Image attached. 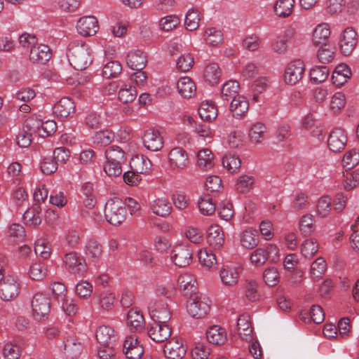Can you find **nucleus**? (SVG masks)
<instances>
[{
	"instance_id": "obj_37",
	"label": "nucleus",
	"mask_w": 359,
	"mask_h": 359,
	"mask_svg": "<svg viewBox=\"0 0 359 359\" xmlns=\"http://www.w3.org/2000/svg\"><path fill=\"white\" fill-rule=\"evenodd\" d=\"M200 212L203 215H212L216 210V205L212 198L207 194L201 196L198 201Z\"/></svg>"
},
{
	"instance_id": "obj_58",
	"label": "nucleus",
	"mask_w": 359,
	"mask_h": 359,
	"mask_svg": "<svg viewBox=\"0 0 359 359\" xmlns=\"http://www.w3.org/2000/svg\"><path fill=\"white\" fill-rule=\"evenodd\" d=\"M255 183V179L250 175H242L241 176L236 182V189L240 193L248 192L253 187Z\"/></svg>"
},
{
	"instance_id": "obj_8",
	"label": "nucleus",
	"mask_w": 359,
	"mask_h": 359,
	"mask_svg": "<svg viewBox=\"0 0 359 359\" xmlns=\"http://www.w3.org/2000/svg\"><path fill=\"white\" fill-rule=\"evenodd\" d=\"M63 262L65 268L74 275H83L87 270V265L83 257L76 252H70L65 255Z\"/></svg>"
},
{
	"instance_id": "obj_7",
	"label": "nucleus",
	"mask_w": 359,
	"mask_h": 359,
	"mask_svg": "<svg viewBox=\"0 0 359 359\" xmlns=\"http://www.w3.org/2000/svg\"><path fill=\"white\" fill-rule=\"evenodd\" d=\"M192 250L185 244H179L173 247L170 252V259L175 265L186 267L192 260Z\"/></svg>"
},
{
	"instance_id": "obj_36",
	"label": "nucleus",
	"mask_w": 359,
	"mask_h": 359,
	"mask_svg": "<svg viewBox=\"0 0 359 359\" xmlns=\"http://www.w3.org/2000/svg\"><path fill=\"white\" fill-rule=\"evenodd\" d=\"M221 75L222 72L220 68L216 63L208 65L203 73L205 80L212 86L219 82Z\"/></svg>"
},
{
	"instance_id": "obj_33",
	"label": "nucleus",
	"mask_w": 359,
	"mask_h": 359,
	"mask_svg": "<svg viewBox=\"0 0 359 359\" xmlns=\"http://www.w3.org/2000/svg\"><path fill=\"white\" fill-rule=\"evenodd\" d=\"M237 332L243 340L248 341L252 339V328L248 316H241L238 318Z\"/></svg>"
},
{
	"instance_id": "obj_22",
	"label": "nucleus",
	"mask_w": 359,
	"mask_h": 359,
	"mask_svg": "<svg viewBox=\"0 0 359 359\" xmlns=\"http://www.w3.org/2000/svg\"><path fill=\"white\" fill-rule=\"evenodd\" d=\"M239 90V83L235 80H229L222 85L220 97L223 101L228 102L240 96Z\"/></svg>"
},
{
	"instance_id": "obj_9",
	"label": "nucleus",
	"mask_w": 359,
	"mask_h": 359,
	"mask_svg": "<svg viewBox=\"0 0 359 359\" xmlns=\"http://www.w3.org/2000/svg\"><path fill=\"white\" fill-rule=\"evenodd\" d=\"M163 353L166 359H182L187 353V346L182 339L173 337L165 344Z\"/></svg>"
},
{
	"instance_id": "obj_47",
	"label": "nucleus",
	"mask_w": 359,
	"mask_h": 359,
	"mask_svg": "<svg viewBox=\"0 0 359 359\" xmlns=\"http://www.w3.org/2000/svg\"><path fill=\"white\" fill-rule=\"evenodd\" d=\"M198 260L202 266L208 269H212L217 264L215 255L206 248L198 252Z\"/></svg>"
},
{
	"instance_id": "obj_18",
	"label": "nucleus",
	"mask_w": 359,
	"mask_h": 359,
	"mask_svg": "<svg viewBox=\"0 0 359 359\" xmlns=\"http://www.w3.org/2000/svg\"><path fill=\"white\" fill-rule=\"evenodd\" d=\"M220 280L223 285L229 287L235 286L240 277V270L231 266H223L219 271Z\"/></svg>"
},
{
	"instance_id": "obj_41",
	"label": "nucleus",
	"mask_w": 359,
	"mask_h": 359,
	"mask_svg": "<svg viewBox=\"0 0 359 359\" xmlns=\"http://www.w3.org/2000/svg\"><path fill=\"white\" fill-rule=\"evenodd\" d=\"M201 20L200 13L198 10L191 8L188 10L184 20V25L187 30L194 31L199 26Z\"/></svg>"
},
{
	"instance_id": "obj_2",
	"label": "nucleus",
	"mask_w": 359,
	"mask_h": 359,
	"mask_svg": "<svg viewBox=\"0 0 359 359\" xmlns=\"http://www.w3.org/2000/svg\"><path fill=\"white\" fill-rule=\"evenodd\" d=\"M136 334L149 336L154 341L162 343L171 336V328L168 324L154 322L146 330L143 314L136 310Z\"/></svg>"
},
{
	"instance_id": "obj_24",
	"label": "nucleus",
	"mask_w": 359,
	"mask_h": 359,
	"mask_svg": "<svg viewBox=\"0 0 359 359\" xmlns=\"http://www.w3.org/2000/svg\"><path fill=\"white\" fill-rule=\"evenodd\" d=\"M64 347L65 353L72 358H76L79 356L82 352V345L74 337H67L64 338L60 347Z\"/></svg>"
},
{
	"instance_id": "obj_16",
	"label": "nucleus",
	"mask_w": 359,
	"mask_h": 359,
	"mask_svg": "<svg viewBox=\"0 0 359 359\" xmlns=\"http://www.w3.org/2000/svg\"><path fill=\"white\" fill-rule=\"evenodd\" d=\"M52 53L48 46L38 44L30 50L29 59L34 63L45 64L51 58Z\"/></svg>"
},
{
	"instance_id": "obj_14",
	"label": "nucleus",
	"mask_w": 359,
	"mask_h": 359,
	"mask_svg": "<svg viewBox=\"0 0 359 359\" xmlns=\"http://www.w3.org/2000/svg\"><path fill=\"white\" fill-rule=\"evenodd\" d=\"M76 29L81 36H93L98 31V21L94 16H83L78 20Z\"/></svg>"
},
{
	"instance_id": "obj_3",
	"label": "nucleus",
	"mask_w": 359,
	"mask_h": 359,
	"mask_svg": "<svg viewBox=\"0 0 359 359\" xmlns=\"http://www.w3.org/2000/svg\"><path fill=\"white\" fill-rule=\"evenodd\" d=\"M210 299L204 294H194L187 302V310L193 318H202L210 311Z\"/></svg>"
},
{
	"instance_id": "obj_28",
	"label": "nucleus",
	"mask_w": 359,
	"mask_h": 359,
	"mask_svg": "<svg viewBox=\"0 0 359 359\" xmlns=\"http://www.w3.org/2000/svg\"><path fill=\"white\" fill-rule=\"evenodd\" d=\"M266 133V127L260 122H257L251 126L249 129L248 137L252 144H260L264 139Z\"/></svg>"
},
{
	"instance_id": "obj_31",
	"label": "nucleus",
	"mask_w": 359,
	"mask_h": 359,
	"mask_svg": "<svg viewBox=\"0 0 359 359\" xmlns=\"http://www.w3.org/2000/svg\"><path fill=\"white\" fill-rule=\"evenodd\" d=\"M170 317L171 313L167 303L156 304L152 311L151 318L154 322L167 324Z\"/></svg>"
},
{
	"instance_id": "obj_40",
	"label": "nucleus",
	"mask_w": 359,
	"mask_h": 359,
	"mask_svg": "<svg viewBox=\"0 0 359 359\" xmlns=\"http://www.w3.org/2000/svg\"><path fill=\"white\" fill-rule=\"evenodd\" d=\"M151 170V162L143 155L136 154V183L141 180L137 174H148Z\"/></svg>"
},
{
	"instance_id": "obj_53",
	"label": "nucleus",
	"mask_w": 359,
	"mask_h": 359,
	"mask_svg": "<svg viewBox=\"0 0 359 359\" xmlns=\"http://www.w3.org/2000/svg\"><path fill=\"white\" fill-rule=\"evenodd\" d=\"M346 105V97L344 93H334L330 100V109L334 114L340 112Z\"/></svg>"
},
{
	"instance_id": "obj_35",
	"label": "nucleus",
	"mask_w": 359,
	"mask_h": 359,
	"mask_svg": "<svg viewBox=\"0 0 359 359\" xmlns=\"http://www.w3.org/2000/svg\"><path fill=\"white\" fill-rule=\"evenodd\" d=\"M151 210L154 214L165 217L171 212L172 206L167 198L162 197L154 201Z\"/></svg>"
},
{
	"instance_id": "obj_49",
	"label": "nucleus",
	"mask_w": 359,
	"mask_h": 359,
	"mask_svg": "<svg viewBox=\"0 0 359 359\" xmlns=\"http://www.w3.org/2000/svg\"><path fill=\"white\" fill-rule=\"evenodd\" d=\"M47 269L43 262H35L29 267V277L34 280H41L46 276Z\"/></svg>"
},
{
	"instance_id": "obj_38",
	"label": "nucleus",
	"mask_w": 359,
	"mask_h": 359,
	"mask_svg": "<svg viewBox=\"0 0 359 359\" xmlns=\"http://www.w3.org/2000/svg\"><path fill=\"white\" fill-rule=\"evenodd\" d=\"M102 246L95 240H89L85 248V254L93 261L99 259L102 255Z\"/></svg>"
},
{
	"instance_id": "obj_30",
	"label": "nucleus",
	"mask_w": 359,
	"mask_h": 359,
	"mask_svg": "<svg viewBox=\"0 0 359 359\" xmlns=\"http://www.w3.org/2000/svg\"><path fill=\"white\" fill-rule=\"evenodd\" d=\"M330 35V26L327 23L317 25L313 33V42L315 45L325 44Z\"/></svg>"
},
{
	"instance_id": "obj_11",
	"label": "nucleus",
	"mask_w": 359,
	"mask_h": 359,
	"mask_svg": "<svg viewBox=\"0 0 359 359\" xmlns=\"http://www.w3.org/2000/svg\"><path fill=\"white\" fill-rule=\"evenodd\" d=\"M305 69L303 61L295 60L290 62L285 68L284 79L287 84L294 85L299 81L304 74Z\"/></svg>"
},
{
	"instance_id": "obj_59",
	"label": "nucleus",
	"mask_w": 359,
	"mask_h": 359,
	"mask_svg": "<svg viewBox=\"0 0 359 359\" xmlns=\"http://www.w3.org/2000/svg\"><path fill=\"white\" fill-rule=\"evenodd\" d=\"M241 243L243 247L252 249L258 244V238L255 233L250 231H245L241 236Z\"/></svg>"
},
{
	"instance_id": "obj_17",
	"label": "nucleus",
	"mask_w": 359,
	"mask_h": 359,
	"mask_svg": "<svg viewBox=\"0 0 359 359\" xmlns=\"http://www.w3.org/2000/svg\"><path fill=\"white\" fill-rule=\"evenodd\" d=\"M207 243L215 249H219L224 243V237L221 226L217 224L210 225L206 233Z\"/></svg>"
},
{
	"instance_id": "obj_12",
	"label": "nucleus",
	"mask_w": 359,
	"mask_h": 359,
	"mask_svg": "<svg viewBox=\"0 0 359 359\" xmlns=\"http://www.w3.org/2000/svg\"><path fill=\"white\" fill-rule=\"evenodd\" d=\"M357 42L355 31L351 27L345 29L339 39V46L342 53L344 55H349L355 48Z\"/></svg>"
},
{
	"instance_id": "obj_55",
	"label": "nucleus",
	"mask_w": 359,
	"mask_h": 359,
	"mask_svg": "<svg viewBox=\"0 0 359 359\" xmlns=\"http://www.w3.org/2000/svg\"><path fill=\"white\" fill-rule=\"evenodd\" d=\"M328 74L329 70L325 66H316L310 71L311 80L316 83L325 81Z\"/></svg>"
},
{
	"instance_id": "obj_44",
	"label": "nucleus",
	"mask_w": 359,
	"mask_h": 359,
	"mask_svg": "<svg viewBox=\"0 0 359 359\" xmlns=\"http://www.w3.org/2000/svg\"><path fill=\"white\" fill-rule=\"evenodd\" d=\"M332 199L329 196H321L316 205V212L319 217H326L329 215L332 210Z\"/></svg>"
},
{
	"instance_id": "obj_57",
	"label": "nucleus",
	"mask_w": 359,
	"mask_h": 359,
	"mask_svg": "<svg viewBox=\"0 0 359 359\" xmlns=\"http://www.w3.org/2000/svg\"><path fill=\"white\" fill-rule=\"evenodd\" d=\"M204 39L207 43L217 46L223 41V34L220 30L211 27L205 31Z\"/></svg>"
},
{
	"instance_id": "obj_27",
	"label": "nucleus",
	"mask_w": 359,
	"mask_h": 359,
	"mask_svg": "<svg viewBox=\"0 0 359 359\" xmlns=\"http://www.w3.org/2000/svg\"><path fill=\"white\" fill-rule=\"evenodd\" d=\"M178 285L180 287L186 292V294L190 297L196 294L197 283L195 277L191 273H183L178 277Z\"/></svg>"
},
{
	"instance_id": "obj_43",
	"label": "nucleus",
	"mask_w": 359,
	"mask_h": 359,
	"mask_svg": "<svg viewBox=\"0 0 359 359\" xmlns=\"http://www.w3.org/2000/svg\"><path fill=\"white\" fill-rule=\"evenodd\" d=\"M115 137L114 133L109 130L96 132L93 137V143L97 146L105 147L109 145Z\"/></svg>"
},
{
	"instance_id": "obj_50",
	"label": "nucleus",
	"mask_w": 359,
	"mask_h": 359,
	"mask_svg": "<svg viewBox=\"0 0 359 359\" xmlns=\"http://www.w3.org/2000/svg\"><path fill=\"white\" fill-rule=\"evenodd\" d=\"M194 64L193 55L189 53L182 54L177 60V69L182 72L189 71Z\"/></svg>"
},
{
	"instance_id": "obj_45",
	"label": "nucleus",
	"mask_w": 359,
	"mask_h": 359,
	"mask_svg": "<svg viewBox=\"0 0 359 359\" xmlns=\"http://www.w3.org/2000/svg\"><path fill=\"white\" fill-rule=\"evenodd\" d=\"M241 164L240 158L235 154L229 153L222 158V165L230 173L237 172L241 167Z\"/></svg>"
},
{
	"instance_id": "obj_5",
	"label": "nucleus",
	"mask_w": 359,
	"mask_h": 359,
	"mask_svg": "<svg viewBox=\"0 0 359 359\" xmlns=\"http://www.w3.org/2000/svg\"><path fill=\"white\" fill-rule=\"evenodd\" d=\"M32 308L34 318L41 320L50 311V299L47 295L38 292L33 297Z\"/></svg>"
},
{
	"instance_id": "obj_1",
	"label": "nucleus",
	"mask_w": 359,
	"mask_h": 359,
	"mask_svg": "<svg viewBox=\"0 0 359 359\" xmlns=\"http://www.w3.org/2000/svg\"><path fill=\"white\" fill-rule=\"evenodd\" d=\"M67 56L70 65L76 70L86 69L93 62L90 47L83 41L71 42Z\"/></svg>"
},
{
	"instance_id": "obj_13",
	"label": "nucleus",
	"mask_w": 359,
	"mask_h": 359,
	"mask_svg": "<svg viewBox=\"0 0 359 359\" xmlns=\"http://www.w3.org/2000/svg\"><path fill=\"white\" fill-rule=\"evenodd\" d=\"M347 135L341 128H335L330 134L327 139L329 149L335 153L343 151L347 143Z\"/></svg>"
},
{
	"instance_id": "obj_34",
	"label": "nucleus",
	"mask_w": 359,
	"mask_h": 359,
	"mask_svg": "<svg viewBox=\"0 0 359 359\" xmlns=\"http://www.w3.org/2000/svg\"><path fill=\"white\" fill-rule=\"evenodd\" d=\"M135 73L130 74V82L125 83L119 90L118 98L124 104L132 103L135 100V86L132 79Z\"/></svg>"
},
{
	"instance_id": "obj_63",
	"label": "nucleus",
	"mask_w": 359,
	"mask_h": 359,
	"mask_svg": "<svg viewBox=\"0 0 359 359\" xmlns=\"http://www.w3.org/2000/svg\"><path fill=\"white\" fill-rule=\"evenodd\" d=\"M138 260L146 266L152 267L155 265L152 252L143 247L138 250Z\"/></svg>"
},
{
	"instance_id": "obj_25",
	"label": "nucleus",
	"mask_w": 359,
	"mask_h": 359,
	"mask_svg": "<svg viewBox=\"0 0 359 359\" xmlns=\"http://www.w3.org/2000/svg\"><path fill=\"white\" fill-rule=\"evenodd\" d=\"M351 75V69L346 64H340L336 67L332 75L334 85L340 87L347 82Z\"/></svg>"
},
{
	"instance_id": "obj_62",
	"label": "nucleus",
	"mask_w": 359,
	"mask_h": 359,
	"mask_svg": "<svg viewBox=\"0 0 359 359\" xmlns=\"http://www.w3.org/2000/svg\"><path fill=\"white\" fill-rule=\"evenodd\" d=\"M345 180L344 187L346 190H351L355 188L359 182V171H347L344 175Z\"/></svg>"
},
{
	"instance_id": "obj_21",
	"label": "nucleus",
	"mask_w": 359,
	"mask_h": 359,
	"mask_svg": "<svg viewBox=\"0 0 359 359\" xmlns=\"http://www.w3.org/2000/svg\"><path fill=\"white\" fill-rule=\"evenodd\" d=\"M97 341L102 346H114L117 337L114 334V330L106 325L98 327L95 334Z\"/></svg>"
},
{
	"instance_id": "obj_56",
	"label": "nucleus",
	"mask_w": 359,
	"mask_h": 359,
	"mask_svg": "<svg viewBox=\"0 0 359 359\" xmlns=\"http://www.w3.org/2000/svg\"><path fill=\"white\" fill-rule=\"evenodd\" d=\"M263 279L269 287L276 286L280 281V276L276 268H266L263 273Z\"/></svg>"
},
{
	"instance_id": "obj_51",
	"label": "nucleus",
	"mask_w": 359,
	"mask_h": 359,
	"mask_svg": "<svg viewBox=\"0 0 359 359\" xmlns=\"http://www.w3.org/2000/svg\"><path fill=\"white\" fill-rule=\"evenodd\" d=\"M121 65L118 61H110L103 67V76L107 79L115 78L121 74Z\"/></svg>"
},
{
	"instance_id": "obj_64",
	"label": "nucleus",
	"mask_w": 359,
	"mask_h": 359,
	"mask_svg": "<svg viewBox=\"0 0 359 359\" xmlns=\"http://www.w3.org/2000/svg\"><path fill=\"white\" fill-rule=\"evenodd\" d=\"M266 260V252L264 248H257L250 255L251 263L255 266H262Z\"/></svg>"
},
{
	"instance_id": "obj_61",
	"label": "nucleus",
	"mask_w": 359,
	"mask_h": 359,
	"mask_svg": "<svg viewBox=\"0 0 359 359\" xmlns=\"http://www.w3.org/2000/svg\"><path fill=\"white\" fill-rule=\"evenodd\" d=\"M121 162L106 161L104 164V171L109 177H118L122 173Z\"/></svg>"
},
{
	"instance_id": "obj_4",
	"label": "nucleus",
	"mask_w": 359,
	"mask_h": 359,
	"mask_svg": "<svg viewBox=\"0 0 359 359\" xmlns=\"http://www.w3.org/2000/svg\"><path fill=\"white\" fill-rule=\"evenodd\" d=\"M126 210L121 201L114 199L109 201L104 209V215L107 221L112 225L121 224L125 219Z\"/></svg>"
},
{
	"instance_id": "obj_6",
	"label": "nucleus",
	"mask_w": 359,
	"mask_h": 359,
	"mask_svg": "<svg viewBox=\"0 0 359 359\" xmlns=\"http://www.w3.org/2000/svg\"><path fill=\"white\" fill-rule=\"evenodd\" d=\"M142 141L146 149L152 151L161 150L164 144L163 137L158 129H145L142 135Z\"/></svg>"
},
{
	"instance_id": "obj_10",
	"label": "nucleus",
	"mask_w": 359,
	"mask_h": 359,
	"mask_svg": "<svg viewBox=\"0 0 359 359\" xmlns=\"http://www.w3.org/2000/svg\"><path fill=\"white\" fill-rule=\"evenodd\" d=\"M19 291V283L14 276H7L0 282V297L4 301H10L17 297Z\"/></svg>"
},
{
	"instance_id": "obj_52",
	"label": "nucleus",
	"mask_w": 359,
	"mask_h": 359,
	"mask_svg": "<svg viewBox=\"0 0 359 359\" xmlns=\"http://www.w3.org/2000/svg\"><path fill=\"white\" fill-rule=\"evenodd\" d=\"M318 250V243L313 238L306 239L301 247V253L305 258L312 257Z\"/></svg>"
},
{
	"instance_id": "obj_42",
	"label": "nucleus",
	"mask_w": 359,
	"mask_h": 359,
	"mask_svg": "<svg viewBox=\"0 0 359 359\" xmlns=\"http://www.w3.org/2000/svg\"><path fill=\"white\" fill-rule=\"evenodd\" d=\"M106 161H116L123 163L126 161L125 151L118 146L109 147L104 152Z\"/></svg>"
},
{
	"instance_id": "obj_46",
	"label": "nucleus",
	"mask_w": 359,
	"mask_h": 359,
	"mask_svg": "<svg viewBox=\"0 0 359 359\" xmlns=\"http://www.w3.org/2000/svg\"><path fill=\"white\" fill-rule=\"evenodd\" d=\"M198 114L202 120L211 121L217 117V110L212 104L202 103L198 108Z\"/></svg>"
},
{
	"instance_id": "obj_39",
	"label": "nucleus",
	"mask_w": 359,
	"mask_h": 359,
	"mask_svg": "<svg viewBox=\"0 0 359 359\" xmlns=\"http://www.w3.org/2000/svg\"><path fill=\"white\" fill-rule=\"evenodd\" d=\"M315 217L311 214H306L302 217L299 221V230L304 236H309L314 232Z\"/></svg>"
},
{
	"instance_id": "obj_32",
	"label": "nucleus",
	"mask_w": 359,
	"mask_h": 359,
	"mask_svg": "<svg viewBox=\"0 0 359 359\" xmlns=\"http://www.w3.org/2000/svg\"><path fill=\"white\" fill-rule=\"evenodd\" d=\"M214 165L213 155L208 149L198 151L197 156V166L203 171L210 170Z\"/></svg>"
},
{
	"instance_id": "obj_54",
	"label": "nucleus",
	"mask_w": 359,
	"mask_h": 359,
	"mask_svg": "<svg viewBox=\"0 0 359 359\" xmlns=\"http://www.w3.org/2000/svg\"><path fill=\"white\" fill-rule=\"evenodd\" d=\"M343 166L347 170H351L359 163V150L353 149L347 151L342 160Z\"/></svg>"
},
{
	"instance_id": "obj_20",
	"label": "nucleus",
	"mask_w": 359,
	"mask_h": 359,
	"mask_svg": "<svg viewBox=\"0 0 359 359\" xmlns=\"http://www.w3.org/2000/svg\"><path fill=\"white\" fill-rule=\"evenodd\" d=\"M74 102L69 97L62 98L53 107V113L60 118H67L74 114Z\"/></svg>"
},
{
	"instance_id": "obj_15",
	"label": "nucleus",
	"mask_w": 359,
	"mask_h": 359,
	"mask_svg": "<svg viewBox=\"0 0 359 359\" xmlns=\"http://www.w3.org/2000/svg\"><path fill=\"white\" fill-rule=\"evenodd\" d=\"M170 165L177 170H183L188 165L189 158L184 149L181 147L172 149L168 154Z\"/></svg>"
},
{
	"instance_id": "obj_29",
	"label": "nucleus",
	"mask_w": 359,
	"mask_h": 359,
	"mask_svg": "<svg viewBox=\"0 0 359 359\" xmlns=\"http://www.w3.org/2000/svg\"><path fill=\"white\" fill-rule=\"evenodd\" d=\"M294 3V0H277L273 6V11L278 17L285 18L292 14Z\"/></svg>"
},
{
	"instance_id": "obj_26",
	"label": "nucleus",
	"mask_w": 359,
	"mask_h": 359,
	"mask_svg": "<svg viewBox=\"0 0 359 359\" xmlns=\"http://www.w3.org/2000/svg\"><path fill=\"white\" fill-rule=\"evenodd\" d=\"M177 88L179 93L184 98H191L196 91L194 82L188 76L181 77L177 83Z\"/></svg>"
},
{
	"instance_id": "obj_60",
	"label": "nucleus",
	"mask_w": 359,
	"mask_h": 359,
	"mask_svg": "<svg viewBox=\"0 0 359 359\" xmlns=\"http://www.w3.org/2000/svg\"><path fill=\"white\" fill-rule=\"evenodd\" d=\"M42 126V120L37 116H32L27 118L24 123V130L29 133H36L39 135L41 126Z\"/></svg>"
},
{
	"instance_id": "obj_48",
	"label": "nucleus",
	"mask_w": 359,
	"mask_h": 359,
	"mask_svg": "<svg viewBox=\"0 0 359 359\" xmlns=\"http://www.w3.org/2000/svg\"><path fill=\"white\" fill-rule=\"evenodd\" d=\"M39 206L28 209L23 215V219L28 225L36 226L41 222Z\"/></svg>"
},
{
	"instance_id": "obj_23",
	"label": "nucleus",
	"mask_w": 359,
	"mask_h": 359,
	"mask_svg": "<svg viewBox=\"0 0 359 359\" xmlns=\"http://www.w3.org/2000/svg\"><path fill=\"white\" fill-rule=\"evenodd\" d=\"M206 338L209 343L221 346L226 341L227 334L224 328L213 325L207 330Z\"/></svg>"
},
{
	"instance_id": "obj_19",
	"label": "nucleus",
	"mask_w": 359,
	"mask_h": 359,
	"mask_svg": "<svg viewBox=\"0 0 359 359\" xmlns=\"http://www.w3.org/2000/svg\"><path fill=\"white\" fill-rule=\"evenodd\" d=\"M249 109V103L247 99L240 95L231 101L229 111L236 118H242L245 116Z\"/></svg>"
}]
</instances>
